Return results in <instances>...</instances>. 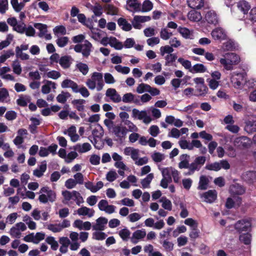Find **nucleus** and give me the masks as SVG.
I'll use <instances>...</instances> for the list:
<instances>
[{
    "label": "nucleus",
    "mask_w": 256,
    "mask_h": 256,
    "mask_svg": "<svg viewBox=\"0 0 256 256\" xmlns=\"http://www.w3.org/2000/svg\"><path fill=\"white\" fill-rule=\"evenodd\" d=\"M240 62V56L234 52H228L221 58L220 62L226 70H230L233 68V65L237 64Z\"/></svg>",
    "instance_id": "f257e3e1"
},
{
    "label": "nucleus",
    "mask_w": 256,
    "mask_h": 256,
    "mask_svg": "<svg viewBox=\"0 0 256 256\" xmlns=\"http://www.w3.org/2000/svg\"><path fill=\"white\" fill-rule=\"evenodd\" d=\"M206 161V158L204 156L196 157L194 162L190 164L188 172L185 174L186 175H192L196 171H199Z\"/></svg>",
    "instance_id": "f03ea898"
},
{
    "label": "nucleus",
    "mask_w": 256,
    "mask_h": 256,
    "mask_svg": "<svg viewBox=\"0 0 256 256\" xmlns=\"http://www.w3.org/2000/svg\"><path fill=\"white\" fill-rule=\"evenodd\" d=\"M231 82L234 86L236 88H240L246 80V74L245 72L238 73L233 72L230 74Z\"/></svg>",
    "instance_id": "7ed1b4c3"
},
{
    "label": "nucleus",
    "mask_w": 256,
    "mask_h": 256,
    "mask_svg": "<svg viewBox=\"0 0 256 256\" xmlns=\"http://www.w3.org/2000/svg\"><path fill=\"white\" fill-rule=\"evenodd\" d=\"M132 117L138 120H142L146 124H149L152 121L150 117L148 115L146 110L140 111L138 109L134 108L132 110Z\"/></svg>",
    "instance_id": "20e7f679"
},
{
    "label": "nucleus",
    "mask_w": 256,
    "mask_h": 256,
    "mask_svg": "<svg viewBox=\"0 0 256 256\" xmlns=\"http://www.w3.org/2000/svg\"><path fill=\"white\" fill-rule=\"evenodd\" d=\"M250 227L251 222L246 219L240 220L234 224V228L239 233L250 230Z\"/></svg>",
    "instance_id": "39448f33"
},
{
    "label": "nucleus",
    "mask_w": 256,
    "mask_h": 256,
    "mask_svg": "<svg viewBox=\"0 0 256 256\" xmlns=\"http://www.w3.org/2000/svg\"><path fill=\"white\" fill-rule=\"evenodd\" d=\"M234 144L240 148H246L250 146L251 140L247 136H242L235 138Z\"/></svg>",
    "instance_id": "423d86ee"
},
{
    "label": "nucleus",
    "mask_w": 256,
    "mask_h": 256,
    "mask_svg": "<svg viewBox=\"0 0 256 256\" xmlns=\"http://www.w3.org/2000/svg\"><path fill=\"white\" fill-rule=\"evenodd\" d=\"M142 4L138 0H127L126 9L133 13L140 12Z\"/></svg>",
    "instance_id": "0eeeda50"
},
{
    "label": "nucleus",
    "mask_w": 256,
    "mask_h": 256,
    "mask_svg": "<svg viewBox=\"0 0 256 256\" xmlns=\"http://www.w3.org/2000/svg\"><path fill=\"white\" fill-rule=\"evenodd\" d=\"M112 132L120 140H122L125 138L127 134V130L126 127L115 125L112 128Z\"/></svg>",
    "instance_id": "6e6552de"
},
{
    "label": "nucleus",
    "mask_w": 256,
    "mask_h": 256,
    "mask_svg": "<svg viewBox=\"0 0 256 256\" xmlns=\"http://www.w3.org/2000/svg\"><path fill=\"white\" fill-rule=\"evenodd\" d=\"M103 76L102 73L94 72L92 74L91 79L96 83L97 82L96 90L98 91L101 90L104 86Z\"/></svg>",
    "instance_id": "1a4fd4ad"
},
{
    "label": "nucleus",
    "mask_w": 256,
    "mask_h": 256,
    "mask_svg": "<svg viewBox=\"0 0 256 256\" xmlns=\"http://www.w3.org/2000/svg\"><path fill=\"white\" fill-rule=\"evenodd\" d=\"M212 36L216 40H224L226 39L227 35L226 31L222 28H216L211 33Z\"/></svg>",
    "instance_id": "9d476101"
},
{
    "label": "nucleus",
    "mask_w": 256,
    "mask_h": 256,
    "mask_svg": "<svg viewBox=\"0 0 256 256\" xmlns=\"http://www.w3.org/2000/svg\"><path fill=\"white\" fill-rule=\"evenodd\" d=\"M140 96H136L131 92L125 94L122 98V100L124 103H134L136 104H140V100L138 98Z\"/></svg>",
    "instance_id": "9b49d317"
},
{
    "label": "nucleus",
    "mask_w": 256,
    "mask_h": 256,
    "mask_svg": "<svg viewBox=\"0 0 256 256\" xmlns=\"http://www.w3.org/2000/svg\"><path fill=\"white\" fill-rule=\"evenodd\" d=\"M106 94V96L110 98L114 102H120L122 100V98L114 88H108Z\"/></svg>",
    "instance_id": "f8f14e48"
},
{
    "label": "nucleus",
    "mask_w": 256,
    "mask_h": 256,
    "mask_svg": "<svg viewBox=\"0 0 256 256\" xmlns=\"http://www.w3.org/2000/svg\"><path fill=\"white\" fill-rule=\"evenodd\" d=\"M108 220L104 217H100L96 220V224L92 226V229L96 230H104Z\"/></svg>",
    "instance_id": "ddd939ff"
},
{
    "label": "nucleus",
    "mask_w": 256,
    "mask_h": 256,
    "mask_svg": "<svg viewBox=\"0 0 256 256\" xmlns=\"http://www.w3.org/2000/svg\"><path fill=\"white\" fill-rule=\"evenodd\" d=\"M244 130L248 134L256 132V119L248 118L246 122Z\"/></svg>",
    "instance_id": "4468645a"
},
{
    "label": "nucleus",
    "mask_w": 256,
    "mask_h": 256,
    "mask_svg": "<svg viewBox=\"0 0 256 256\" xmlns=\"http://www.w3.org/2000/svg\"><path fill=\"white\" fill-rule=\"evenodd\" d=\"M85 187L90 190L92 192H96L104 186V183L102 181L98 182L96 185H94L93 182H88L84 184Z\"/></svg>",
    "instance_id": "2eb2a0df"
},
{
    "label": "nucleus",
    "mask_w": 256,
    "mask_h": 256,
    "mask_svg": "<svg viewBox=\"0 0 256 256\" xmlns=\"http://www.w3.org/2000/svg\"><path fill=\"white\" fill-rule=\"evenodd\" d=\"M230 192L233 195H242L245 192V189L238 184H232L230 187Z\"/></svg>",
    "instance_id": "dca6fc26"
},
{
    "label": "nucleus",
    "mask_w": 256,
    "mask_h": 256,
    "mask_svg": "<svg viewBox=\"0 0 256 256\" xmlns=\"http://www.w3.org/2000/svg\"><path fill=\"white\" fill-rule=\"evenodd\" d=\"M42 192L46 194V196L48 201H50L52 202L55 201L56 198V194L54 191L50 190L48 187H42L40 191V194Z\"/></svg>",
    "instance_id": "f3484780"
},
{
    "label": "nucleus",
    "mask_w": 256,
    "mask_h": 256,
    "mask_svg": "<svg viewBox=\"0 0 256 256\" xmlns=\"http://www.w3.org/2000/svg\"><path fill=\"white\" fill-rule=\"evenodd\" d=\"M206 21L210 24L216 25L218 24V18L216 13L214 11L208 12L205 16Z\"/></svg>",
    "instance_id": "a211bd4d"
},
{
    "label": "nucleus",
    "mask_w": 256,
    "mask_h": 256,
    "mask_svg": "<svg viewBox=\"0 0 256 256\" xmlns=\"http://www.w3.org/2000/svg\"><path fill=\"white\" fill-rule=\"evenodd\" d=\"M242 179L248 183L251 184L256 182V172L248 171L243 174Z\"/></svg>",
    "instance_id": "6ab92c4d"
},
{
    "label": "nucleus",
    "mask_w": 256,
    "mask_h": 256,
    "mask_svg": "<svg viewBox=\"0 0 256 256\" xmlns=\"http://www.w3.org/2000/svg\"><path fill=\"white\" fill-rule=\"evenodd\" d=\"M202 197L204 198L205 202L212 203L216 198V192L215 190H209L204 193Z\"/></svg>",
    "instance_id": "aec40b11"
},
{
    "label": "nucleus",
    "mask_w": 256,
    "mask_h": 256,
    "mask_svg": "<svg viewBox=\"0 0 256 256\" xmlns=\"http://www.w3.org/2000/svg\"><path fill=\"white\" fill-rule=\"evenodd\" d=\"M244 18L246 24H252L256 22V8H252Z\"/></svg>",
    "instance_id": "412c9836"
},
{
    "label": "nucleus",
    "mask_w": 256,
    "mask_h": 256,
    "mask_svg": "<svg viewBox=\"0 0 256 256\" xmlns=\"http://www.w3.org/2000/svg\"><path fill=\"white\" fill-rule=\"evenodd\" d=\"M77 213L79 216H87L88 218H92L94 215V210L86 206H82L77 210Z\"/></svg>",
    "instance_id": "4be33fe9"
},
{
    "label": "nucleus",
    "mask_w": 256,
    "mask_h": 256,
    "mask_svg": "<svg viewBox=\"0 0 256 256\" xmlns=\"http://www.w3.org/2000/svg\"><path fill=\"white\" fill-rule=\"evenodd\" d=\"M68 132V135L70 136V140L73 142L78 141L79 139V136L76 133V128L74 126H72L70 127L67 130L64 132V134H66Z\"/></svg>",
    "instance_id": "5701e85b"
},
{
    "label": "nucleus",
    "mask_w": 256,
    "mask_h": 256,
    "mask_svg": "<svg viewBox=\"0 0 256 256\" xmlns=\"http://www.w3.org/2000/svg\"><path fill=\"white\" fill-rule=\"evenodd\" d=\"M117 22L118 26L124 31H130L132 28V24L124 18H118Z\"/></svg>",
    "instance_id": "b1692460"
},
{
    "label": "nucleus",
    "mask_w": 256,
    "mask_h": 256,
    "mask_svg": "<svg viewBox=\"0 0 256 256\" xmlns=\"http://www.w3.org/2000/svg\"><path fill=\"white\" fill-rule=\"evenodd\" d=\"M237 7L246 16L248 14V11L250 8V4L246 0H240L237 3Z\"/></svg>",
    "instance_id": "393cba45"
},
{
    "label": "nucleus",
    "mask_w": 256,
    "mask_h": 256,
    "mask_svg": "<svg viewBox=\"0 0 256 256\" xmlns=\"http://www.w3.org/2000/svg\"><path fill=\"white\" fill-rule=\"evenodd\" d=\"M82 54L83 56L88 58L92 52V44L88 40L84 41V44H82Z\"/></svg>",
    "instance_id": "a878e982"
},
{
    "label": "nucleus",
    "mask_w": 256,
    "mask_h": 256,
    "mask_svg": "<svg viewBox=\"0 0 256 256\" xmlns=\"http://www.w3.org/2000/svg\"><path fill=\"white\" fill-rule=\"evenodd\" d=\"M72 60L70 56H62L59 60V64L64 69H66L70 67Z\"/></svg>",
    "instance_id": "bb28decb"
},
{
    "label": "nucleus",
    "mask_w": 256,
    "mask_h": 256,
    "mask_svg": "<svg viewBox=\"0 0 256 256\" xmlns=\"http://www.w3.org/2000/svg\"><path fill=\"white\" fill-rule=\"evenodd\" d=\"M86 101L83 99H78L72 100V104L78 112H84V104Z\"/></svg>",
    "instance_id": "cd10ccee"
},
{
    "label": "nucleus",
    "mask_w": 256,
    "mask_h": 256,
    "mask_svg": "<svg viewBox=\"0 0 256 256\" xmlns=\"http://www.w3.org/2000/svg\"><path fill=\"white\" fill-rule=\"evenodd\" d=\"M92 147L90 144L88 142L84 143L82 145L80 144H77L74 147V149L78 152L80 153H84L89 151Z\"/></svg>",
    "instance_id": "c85d7f7f"
},
{
    "label": "nucleus",
    "mask_w": 256,
    "mask_h": 256,
    "mask_svg": "<svg viewBox=\"0 0 256 256\" xmlns=\"http://www.w3.org/2000/svg\"><path fill=\"white\" fill-rule=\"evenodd\" d=\"M146 236V232L144 230H137L135 231L133 234L132 238V242L134 244L137 243V240H140L143 238L145 237Z\"/></svg>",
    "instance_id": "c756f323"
},
{
    "label": "nucleus",
    "mask_w": 256,
    "mask_h": 256,
    "mask_svg": "<svg viewBox=\"0 0 256 256\" xmlns=\"http://www.w3.org/2000/svg\"><path fill=\"white\" fill-rule=\"evenodd\" d=\"M46 170V161L42 162L41 164L39 166L38 168L34 170L33 172V174L36 176L40 178L44 174V173Z\"/></svg>",
    "instance_id": "7c9ffc66"
},
{
    "label": "nucleus",
    "mask_w": 256,
    "mask_h": 256,
    "mask_svg": "<svg viewBox=\"0 0 256 256\" xmlns=\"http://www.w3.org/2000/svg\"><path fill=\"white\" fill-rule=\"evenodd\" d=\"M78 84L70 79H66L63 80L61 84L62 88H70L72 91L74 92L76 88H77Z\"/></svg>",
    "instance_id": "2f4dec72"
},
{
    "label": "nucleus",
    "mask_w": 256,
    "mask_h": 256,
    "mask_svg": "<svg viewBox=\"0 0 256 256\" xmlns=\"http://www.w3.org/2000/svg\"><path fill=\"white\" fill-rule=\"evenodd\" d=\"M188 6L193 9H200L204 6V0H188Z\"/></svg>",
    "instance_id": "473e14b6"
},
{
    "label": "nucleus",
    "mask_w": 256,
    "mask_h": 256,
    "mask_svg": "<svg viewBox=\"0 0 256 256\" xmlns=\"http://www.w3.org/2000/svg\"><path fill=\"white\" fill-rule=\"evenodd\" d=\"M188 16L190 20L193 22H198L202 18L200 13L194 10H190L188 13Z\"/></svg>",
    "instance_id": "72a5a7b5"
},
{
    "label": "nucleus",
    "mask_w": 256,
    "mask_h": 256,
    "mask_svg": "<svg viewBox=\"0 0 256 256\" xmlns=\"http://www.w3.org/2000/svg\"><path fill=\"white\" fill-rule=\"evenodd\" d=\"M208 90V87L204 84L198 85L196 86V94H194L196 96H204Z\"/></svg>",
    "instance_id": "f704fd0d"
},
{
    "label": "nucleus",
    "mask_w": 256,
    "mask_h": 256,
    "mask_svg": "<svg viewBox=\"0 0 256 256\" xmlns=\"http://www.w3.org/2000/svg\"><path fill=\"white\" fill-rule=\"evenodd\" d=\"M209 180L205 176H200L198 188L201 190H205L208 188Z\"/></svg>",
    "instance_id": "c9c22d12"
},
{
    "label": "nucleus",
    "mask_w": 256,
    "mask_h": 256,
    "mask_svg": "<svg viewBox=\"0 0 256 256\" xmlns=\"http://www.w3.org/2000/svg\"><path fill=\"white\" fill-rule=\"evenodd\" d=\"M34 27L40 30L38 34L39 37H43L47 32V26L42 23H35Z\"/></svg>",
    "instance_id": "e433bc0d"
},
{
    "label": "nucleus",
    "mask_w": 256,
    "mask_h": 256,
    "mask_svg": "<svg viewBox=\"0 0 256 256\" xmlns=\"http://www.w3.org/2000/svg\"><path fill=\"white\" fill-rule=\"evenodd\" d=\"M109 44L116 50H121L124 46L122 42H119L116 38L110 37L109 38Z\"/></svg>",
    "instance_id": "4c0bfd02"
},
{
    "label": "nucleus",
    "mask_w": 256,
    "mask_h": 256,
    "mask_svg": "<svg viewBox=\"0 0 256 256\" xmlns=\"http://www.w3.org/2000/svg\"><path fill=\"white\" fill-rule=\"evenodd\" d=\"M46 242L50 246L52 250H56L58 248V244L55 240V238L52 236H48L46 238Z\"/></svg>",
    "instance_id": "58836bf2"
},
{
    "label": "nucleus",
    "mask_w": 256,
    "mask_h": 256,
    "mask_svg": "<svg viewBox=\"0 0 256 256\" xmlns=\"http://www.w3.org/2000/svg\"><path fill=\"white\" fill-rule=\"evenodd\" d=\"M190 71L192 73L204 72L206 71V68L203 64H194Z\"/></svg>",
    "instance_id": "ea45409f"
},
{
    "label": "nucleus",
    "mask_w": 256,
    "mask_h": 256,
    "mask_svg": "<svg viewBox=\"0 0 256 256\" xmlns=\"http://www.w3.org/2000/svg\"><path fill=\"white\" fill-rule=\"evenodd\" d=\"M154 178L153 174H148L146 177L141 180V184L143 188H146L150 187V183Z\"/></svg>",
    "instance_id": "a19ab883"
},
{
    "label": "nucleus",
    "mask_w": 256,
    "mask_h": 256,
    "mask_svg": "<svg viewBox=\"0 0 256 256\" xmlns=\"http://www.w3.org/2000/svg\"><path fill=\"white\" fill-rule=\"evenodd\" d=\"M71 96V94L68 92H62L61 94H59L56 97L57 101L62 104H64L66 102L67 99Z\"/></svg>",
    "instance_id": "79ce46f5"
},
{
    "label": "nucleus",
    "mask_w": 256,
    "mask_h": 256,
    "mask_svg": "<svg viewBox=\"0 0 256 256\" xmlns=\"http://www.w3.org/2000/svg\"><path fill=\"white\" fill-rule=\"evenodd\" d=\"M130 232L126 228L120 230L118 234L123 241L127 242L130 235Z\"/></svg>",
    "instance_id": "37998d69"
},
{
    "label": "nucleus",
    "mask_w": 256,
    "mask_h": 256,
    "mask_svg": "<svg viewBox=\"0 0 256 256\" xmlns=\"http://www.w3.org/2000/svg\"><path fill=\"white\" fill-rule=\"evenodd\" d=\"M240 240L246 245L250 244L251 242L252 236L248 233L242 234L239 236Z\"/></svg>",
    "instance_id": "c03bdc74"
},
{
    "label": "nucleus",
    "mask_w": 256,
    "mask_h": 256,
    "mask_svg": "<svg viewBox=\"0 0 256 256\" xmlns=\"http://www.w3.org/2000/svg\"><path fill=\"white\" fill-rule=\"evenodd\" d=\"M160 202H162V207L166 210H172V204L170 200L166 198V197H162Z\"/></svg>",
    "instance_id": "a18cd8bd"
},
{
    "label": "nucleus",
    "mask_w": 256,
    "mask_h": 256,
    "mask_svg": "<svg viewBox=\"0 0 256 256\" xmlns=\"http://www.w3.org/2000/svg\"><path fill=\"white\" fill-rule=\"evenodd\" d=\"M76 66L84 76L86 75L88 72L89 68L86 64L80 62L76 64Z\"/></svg>",
    "instance_id": "49530a36"
},
{
    "label": "nucleus",
    "mask_w": 256,
    "mask_h": 256,
    "mask_svg": "<svg viewBox=\"0 0 256 256\" xmlns=\"http://www.w3.org/2000/svg\"><path fill=\"white\" fill-rule=\"evenodd\" d=\"M153 8V4L150 0H144L141 6L142 12L150 11Z\"/></svg>",
    "instance_id": "de8ad7c7"
},
{
    "label": "nucleus",
    "mask_w": 256,
    "mask_h": 256,
    "mask_svg": "<svg viewBox=\"0 0 256 256\" xmlns=\"http://www.w3.org/2000/svg\"><path fill=\"white\" fill-rule=\"evenodd\" d=\"M10 4L14 10L16 12H20L24 6V2L18 3V0H10Z\"/></svg>",
    "instance_id": "09e8293b"
},
{
    "label": "nucleus",
    "mask_w": 256,
    "mask_h": 256,
    "mask_svg": "<svg viewBox=\"0 0 256 256\" xmlns=\"http://www.w3.org/2000/svg\"><path fill=\"white\" fill-rule=\"evenodd\" d=\"M150 88V86L149 84L142 83L138 85L136 91L138 94H142L144 92H148Z\"/></svg>",
    "instance_id": "8fccbe9b"
},
{
    "label": "nucleus",
    "mask_w": 256,
    "mask_h": 256,
    "mask_svg": "<svg viewBox=\"0 0 256 256\" xmlns=\"http://www.w3.org/2000/svg\"><path fill=\"white\" fill-rule=\"evenodd\" d=\"M222 48L225 50H232L236 49V46L234 42L230 40L223 44Z\"/></svg>",
    "instance_id": "3c124183"
},
{
    "label": "nucleus",
    "mask_w": 256,
    "mask_h": 256,
    "mask_svg": "<svg viewBox=\"0 0 256 256\" xmlns=\"http://www.w3.org/2000/svg\"><path fill=\"white\" fill-rule=\"evenodd\" d=\"M16 56L17 58H20L22 60H28L30 58L29 55L20 51L19 49V46H17L16 48Z\"/></svg>",
    "instance_id": "603ef678"
},
{
    "label": "nucleus",
    "mask_w": 256,
    "mask_h": 256,
    "mask_svg": "<svg viewBox=\"0 0 256 256\" xmlns=\"http://www.w3.org/2000/svg\"><path fill=\"white\" fill-rule=\"evenodd\" d=\"M9 98V93L6 88H0V102H6V100Z\"/></svg>",
    "instance_id": "864d4df0"
},
{
    "label": "nucleus",
    "mask_w": 256,
    "mask_h": 256,
    "mask_svg": "<svg viewBox=\"0 0 256 256\" xmlns=\"http://www.w3.org/2000/svg\"><path fill=\"white\" fill-rule=\"evenodd\" d=\"M74 92L78 93L80 92L81 95L84 98H87L90 96V92L88 89L82 86L80 88H78V85L77 86Z\"/></svg>",
    "instance_id": "5fc2aeb1"
},
{
    "label": "nucleus",
    "mask_w": 256,
    "mask_h": 256,
    "mask_svg": "<svg viewBox=\"0 0 256 256\" xmlns=\"http://www.w3.org/2000/svg\"><path fill=\"white\" fill-rule=\"evenodd\" d=\"M177 58L176 54H168L165 56L166 63L165 66H170V64L176 61Z\"/></svg>",
    "instance_id": "6e6d98bb"
},
{
    "label": "nucleus",
    "mask_w": 256,
    "mask_h": 256,
    "mask_svg": "<svg viewBox=\"0 0 256 256\" xmlns=\"http://www.w3.org/2000/svg\"><path fill=\"white\" fill-rule=\"evenodd\" d=\"M12 67L14 73L18 75H20L21 74L22 69L19 62L17 60L13 62Z\"/></svg>",
    "instance_id": "4d7b16f0"
},
{
    "label": "nucleus",
    "mask_w": 256,
    "mask_h": 256,
    "mask_svg": "<svg viewBox=\"0 0 256 256\" xmlns=\"http://www.w3.org/2000/svg\"><path fill=\"white\" fill-rule=\"evenodd\" d=\"M172 48L173 46L168 45L162 46L160 48L161 55L164 56L166 54H172L171 53L174 52Z\"/></svg>",
    "instance_id": "13d9d810"
},
{
    "label": "nucleus",
    "mask_w": 256,
    "mask_h": 256,
    "mask_svg": "<svg viewBox=\"0 0 256 256\" xmlns=\"http://www.w3.org/2000/svg\"><path fill=\"white\" fill-rule=\"evenodd\" d=\"M172 36V32H168L166 28H162L160 36L164 40H168Z\"/></svg>",
    "instance_id": "bf43d9fd"
},
{
    "label": "nucleus",
    "mask_w": 256,
    "mask_h": 256,
    "mask_svg": "<svg viewBox=\"0 0 256 256\" xmlns=\"http://www.w3.org/2000/svg\"><path fill=\"white\" fill-rule=\"evenodd\" d=\"M206 169L210 170L218 171L221 168L220 164L219 162H215L212 164H207Z\"/></svg>",
    "instance_id": "052dcab7"
},
{
    "label": "nucleus",
    "mask_w": 256,
    "mask_h": 256,
    "mask_svg": "<svg viewBox=\"0 0 256 256\" xmlns=\"http://www.w3.org/2000/svg\"><path fill=\"white\" fill-rule=\"evenodd\" d=\"M107 14L110 15H116L118 12V8L112 4H108L106 7Z\"/></svg>",
    "instance_id": "680f3d73"
},
{
    "label": "nucleus",
    "mask_w": 256,
    "mask_h": 256,
    "mask_svg": "<svg viewBox=\"0 0 256 256\" xmlns=\"http://www.w3.org/2000/svg\"><path fill=\"white\" fill-rule=\"evenodd\" d=\"M73 197L74 198V200L78 206L84 202L82 197L80 194L77 191L73 190Z\"/></svg>",
    "instance_id": "e2e57ef3"
},
{
    "label": "nucleus",
    "mask_w": 256,
    "mask_h": 256,
    "mask_svg": "<svg viewBox=\"0 0 256 256\" xmlns=\"http://www.w3.org/2000/svg\"><path fill=\"white\" fill-rule=\"evenodd\" d=\"M68 42V38L66 36L61 37L56 40V44L59 47L62 48L66 46Z\"/></svg>",
    "instance_id": "0e129e2a"
},
{
    "label": "nucleus",
    "mask_w": 256,
    "mask_h": 256,
    "mask_svg": "<svg viewBox=\"0 0 256 256\" xmlns=\"http://www.w3.org/2000/svg\"><path fill=\"white\" fill-rule=\"evenodd\" d=\"M8 0H0V12L4 14L8 10Z\"/></svg>",
    "instance_id": "69168bd1"
},
{
    "label": "nucleus",
    "mask_w": 256,
    "mask_h": 256,
    "mask_svg": "<svg viewBox=\"0 0 256 256\" xmlns=\"http://www.w3.org/2000/svg\"><path fill=\"white\" fill-rule=\"evenodd\" d=\"M140 18L139 16H135L134 17L132 20V26L134 28L136 29H140L142 28L140 23H142L141 21H140Z\"/></svg>",
    "instance_id": "338daca9"
},
{
    "label": "nucleus",
    "mask_w": 256,
    "mask_h": 256,
    "mask_svg": "<svg viewBox=\"0 0 256 256\" xmlns=\"http://www.w3.org/2000/svg\"><path fill=\"white\" fill-rule=\"evenodd\" d=\"M152 158L154 161L156 162H162L164 158V156L163 154L160 152H155L152 155Z\"/></svg>",
    "instance_id": "774afa93"
}]
</instances>
